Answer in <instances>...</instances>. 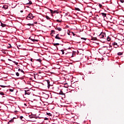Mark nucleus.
I'll list each match as a JSON object with an SVG mask.
<instances>
[{"label": "nucleus", "mask_w": 124, "mask_h": 124, "mask_svg": "<svg viewBox=\"0 0 124 124\" xmlns=\"http://www.w3.org/2000/svg\"><path fill=\"white\" fill-rule=\"evenodd\" d=\"M100 40H101L103 42H105L106 39H107V37L106 36V34L104 32H102L98 36Z\"/></svg>", "instance_id": "1"}, {"label": "nucleus", "mask_w": 124, "mask_h": 124, "mask_svg": "<svg viewBox=\"0 0 124 124\" xmlns=\"http://www.w3.org/2000/svg\"><path fill=\"white\" fill-rule=\"evenodd\" d=\"M42 85L46 86L48 88H50V81H49V80H45L43 82Z\"/></svg>", "instance_id": "2"}, {"label": "nucleus", "mask_w": 124, "mask_h": 124, "mask_svg": "<svg viewBox=\"0 0 124 124\" xmlns=\"http://www.w3.org/2000/svg\"><path fill=\"white\" fill-rule=\"evenodd\" d=\"M34 18V16H32V14H29L26 17L27 20H32Z\"/></svg>", "instance_id": "3"}, {"label": "nucleus", "mask_w": 124, "mask_h": 124, "mask_svg": "<svg viewBox=\"0 0 124 124\" xmlns=\"http://www.w3.org/2000/svg\"><path fill=\"white\" fill-rule=\"evenodd\" d=\"M106 18L107 19L108 21L111 22V21H112V19H113V16L110 15H107Z\"/></svg>", "instance_id": "4"}, {"label": "nucleus", "mask_w": 124, "mask_h": 124, "mask_svg": "<svg viewBox=\"0 0 124 124\" xmlns=\"http://www.w3.org/2000/svg\"><path fill=\"white\" fill-rule=\"evenodd\" d=\"M112 45L113 46L114 48H118L119 47V46L118 45V43H117L116 42L112 43Z\"/></svg>", "instance_id": "5"}, {"label": "nucleus", "mask_w": 124, "mask_h": 124, "mask_svg": "<svg viewBox=\"0 0 124 124\" xmlns=\"http://www.w3.org/2000/svg\"><path fill=\"white\" fill-rule=\"evenodd\" d=\"M101 15L103 16V17L104 18V19H106L107 17V14L104 13H102Z\"/></svg>", "instance_id": "6"}, {"label": "nucleus", "mask_w": 124, "mask_h": 124, "mask_svg": "<svg viewBox=\"0 0 124 124\" xmlns=\"http://www.w3.org/2000/svg\"><path fill=\"white\" fill-rule=\"evenodd\" d=\"M3 9H4L5 10H6V9H8V6L7 5H4L2 7Z\"/></svg>", "instance_id": "7"}, {"label": "nucleus", "mask_w": 124, "mask_h": 124, "mask_svg": "<svg viewBox=\"0 0 124 124\" xmlns=\"http://www.w3.org/2000/svg\"><path fill=\"white\" fill-rule=\"evenodd\" d=\"M25 94H31V92L30 91V90H27V91H25Z\"/></svg>", "instance_id": "8"}, {"label": "nucleus", "mask_w": 124, "mask_h": 124, "mask_svg": "<svg viewBox=\"0 0 124 124\" xmlns=\"http://www.w3.org/2000/svg\"><path fill=\"white\" fill-rule=\"evenodd\" d=\"M119 40H124V35H121L119 39Z\"/></svg>", "instance_id": "9"}, {"label": "nucleus", "mask_w": 124, "mask_h": 124, "mask_svg": "<svg viewBox=\"0 0 124 124\" xmlns=\"http://www.w3.org/2000/svg\"><path fill=\"white\" fill-rule=\"evenodd\" d=\"M55 38H56V39H62V38H61V37H59V34H57L56 35V36H55Z\"/></svg>", "instance_id": "10"}, {"label": "nucleus", "mask_w": 124, "mask_h": 124, "mask_svg": "<svg viewBox=\"0 0 124 124\" xmlns=\"http://www.w3.org/2000/svg\"><path fill=\"white\" fill-rule=\"evenodd\" d=\"M31 41H33V42H37V41H38V40H36V39H31Z\"/></svg>", "instance_id": "11"}, {"label": "nucleus", "mask_w": 124, "mask_h": 124, "mask_svg": "<svg viewBox=\"0 0 124 124\" xmlns=\"http://www.w3.org/2000/svg\"><path fill=\"white\" fill-rule=\"evenodd\" d=\"M106 40H107V41H110V40H111V38H110L109 36H108L107 37Z\"/></svg>", "instance_id": "12"}, {"label": "nucleus", "mask_w": 124, "mask_h": 124, "mask_svg": "<svg viewBox=\"0 0 124 124\" xmlns=\"http://www.w3.org/2000/svg\"><path fill=\"white\" fill-rule=\"evenodd\" d=\"M59 93H60V94H61L62 95H64V93H63V92H62V91H60Z\"/></svg>", "instance_id": "13"}, {"label": "nucleus", "mask_w": 124, "mask_h": 124, "mask_svg": "<svg viewBox=\"0 0 124 124\" xmlns=\"http://www.w3.org/2000/svg\"><path fill=\"white\" fill-rule=\"evenodd\" d=\"M46 18L47 20H51V18H50V17L48 16H46Z\"/></svg>", "instance_id": "14"}, {"label": "nucleus", "mask_w": 124, "mask_h": 124, "mask_svg": "<svg viewBox=\"0 0 124 124\" xmlns=\"http://www.w3.org/2000/svg\"><path fill=\"white\" fill-rule=\"evenodd\" d=\"M57 30H58V31H62V28L60 27H57Z\"/></svg>", "instance_id": "15"}, {"label": "nucleus", "mask_w": 124, "mask_h": 124, "mask_svg": "<svg viewBox=\"0 0 124 124\" xmlns=\"http://www.w3.org/2000/svg\"><path fill=\"white\" fill-rule=\"evenodd\" d=\"M46 115H47V116H49V117H51V116H52V114L51 113H46Z\"/></svg>", "instance_id": "16"}, {"label": "nucleus", "mask_w": 124, "mask_h": 124, "mask_svg": "<svg viewBox=\"0 0 124 124\" xmlns=\"http://www.w3.org/2000/svg\"><path fill=\"white\" fill-rule=\"evenodd\" d=\"M13 122H14V120L12 119V120H10L9 122H8V124H10V123H13Z\"/></svg>", "instance_id": "17"}, {"label": "nucleus", "mask_w": 124, "mask_h": 124, "mask_svg": "<svg viewBox=\"0 0 124 124\" xmlns=\"http://www.w3.org/2000/svg\"><path fill=\"white\" fill-rule=\"evenodd\" d=\"M118 56H122V55H123V53L122 52H118L117 53Z\"/></svg>", "instance_id": "18"}, {"label": "nucleus", "mask_w": 124, "mask_h": 124, "mask_svg": "<svg viewBox=\"0 0 124 124\" xmlns=\"http://www.w3.org/2000/svg\"><path fill=\"white\" fill-rule=\"evenodd\" d=\"M26 4H32V2H31V1H29V2L26 3Z\"/></svg>", "instance_id": "19"}, {"label": "nucleus", "mask_w": 124, "mask_h": 124, "mask_svg": "<svg viewBox=\"0 0 124 124\" xmlns=\"http://www.w3.org/2000/svg\"><path fill=\"white\" fill-rule=\"evenodd\" d=\"M54 46H58L59 45H60V44L59 43H55V44H53Z\"/></svg>", "instance_id": "20"}, {"label": "nucleus", "mask_w": 124, "mask_h": 124, "mask_svg": "<svg viewBox=\"0 0 124 124\" xmlns=\"http://www.w3.org/2000/svg\"><path fill=\"white\" fill-rule=\"evenodd\" d=\"M29 117L31 118H35V115H30Z\"/></svg>", "instance_id": "21"}, {"label": "nucleus", "mask_w": 124, "mask_h": 124, "mask_svg": "<svg viewBox=\"0 0 124 124\" xmlns=\"http://www.w3.org/2000/svg\"><path fill=\"white\" fill-rule=\"evenodd\" d=\"M81 39H82L83 40H84V41H86V40H87V38H83V37H81Z\"/></svg>", "instance_id": "22"}, {"label": "nucleus", "mask_w": 124, "mask_h": 124, "mask_svg": "<svg viewBox=\"0 0 124 124\" xmlns=\"http://www.w3.org/2000/svg\"><path fill=\"white\" fill-rule=\"evenodd\" d=\"M14 63H15V64H16V65H18V62H15V61H12Z\"/></svg>", "instance_id": "23"}, {"label": "nucleus", "mask_w": 124, "mask_h": 124, "mask_svg": "<svg viewBox=\"0 0 124 124\" xmlns=\"http://www.w3.org/2000/svg\"><path fill=\"white\" fill-rule=\"evenodd\" d=\"M36 75H37V74H33V75H32V76H34V78H35V79Z\"/></svg>", "instance_id": "24"}, {"label": "nucleus", "mask_w": 124, "mask_h": 124, "mask_svg": "<svg viewBox=\"0 0 124 124\" xmlns=\"http://www.w3.org/2000/svg\"><path fill=\"white\" fill-rule=\"evenodd\" d=\"M16 76L19 77V75H20V74H19V73H18V72H16Z\"/></svg>", "instance_id": "25"}, {"label": "nucleus", "mask_w": 124, "mask_h": 124, "mask_svg": "<svg viewBox=\"0 0 124 124\" xmlns=\"http://www.w3.org/2000/svg\"><path fill=\"white\" fill-rule=\"evenodd\" d=\"M18 71H21V72H23V73H24V71H23V70H21V69H18Z\"/></svg>", "instance_id": "26"}, {"label": "nucleus", "mask_w": 124, "mask_h": 124, "mask_svg": "<svg viewBox=\"0 0 124 124\" xmlns=\"http://www.w3.org/2000/svg\"><path fill=\"white\" fill-rule=\"evenodd\" d=\"M119 1H120V2H122V3H124V0H119Z\"/></svg>", "instance_id": "27"}, {"label": "nucleus", "mask_w": 124, "mask_h": 124, "mask_svg": "<svg viewBox=\"0 0 124 124\" xmlns=\"http://www.w3.org/2000/svg\"><path fill=\"white\" fill-rule=\"evenodd\" d=\"M0 94L1 95H4V93H2V92L0 93Z\"/></svg>", "instance_id": "28"}, {"label": "nucleus", "mask_w": 124, "mask_h": 124, "mask_svg": "<svg viewBox=\"0 0 124 124\" xmlns=\"http://www.w3.org/2000/svg\"><path fill=\"white\" fill-rule=\"evenodd\" d=\"M1 27H5V24H1Z\"/></svg>", "instance_id": "29"}, {"label": "nucleus", "mask_w": 124, "mask_h": 124, "mask_svg": "<svg viewBox=\"0 0 124 124\" xmlns=\"http://www.w3.org/2000/svg\"><path fill=\"white\" fill-rule=\"evenodd\" d=\"M50 13H51V14H53V10H50Z\"/></svg>", "instance_id": "30"}, {"label": "nucleus", "mask_w": 124, "mask_h": 124, "mask_svg": "<svg viewBox=\"0 0 124 124\" xmlns=\"http://www.w3.org/2000/svg\"><path fill=\"white\" fill-rule=\"evenodd\" d=\"M37 62H41V60L40 59L37 60Z\"/></svg>", "instance_id": "31"}, {"label": "nucleus", "mask_w": 124, "mask_h": 124, "mask_svg": "<svg viewBox=\"0 0 124 124\" xmlns=\"http://www.w3.org/2000/svg\"><path fill=\"white\" fill-rule=\"evenodd\" d=\"M92 40H96V38H93L92 39Z\"/></svg>", "instance_id": "32"}, {"label": "nucleus", "mask_w": 124, "mask_h": 124, "mask_svg": "<svg viewBox=\"0 0 124 124\" xmlns=\"http://www.w3.org/2000/svg\"><path fill=\"white\" fill-rule=\"evenodd\" d=\"M57 22H58V23H61V20H59V19H57Z\"/></svg>", "instance_id": "33"}, {"label": "nucleus", "mask_w": 124, "mask_h": 124, "mask_svg": "<svg viewBox=\"0 0 124 124\" xmlns=\"http://www.w3.org/2000/svg\"><path fill=\"white\" fill-rule=\"evenodd\" d=\"M9 45L10 46H8V48H12V46H11V45L9 44Z\"/></svg>", "instance_id": "34"}, {"label": "nucleus", "mask_w": 124, "mask_h": 124, "mask_svg": "<svg viewBox=\"0 0 124 124\" xmlns=\"http://www.w3.org/2000/svg\"><path fill=\"white\" fill-rule=\"evenodd\" d=\"M99 7H102V5L101 4H99Z\"/></svg>", "instance_id": "35"}, {"label": "nucleus", "mask_w": 124, "mask_h": 124, "mask_svg": "<svg viewBox=\"0 0 124 124\" xmlns=\"http://www.w3.org/2000/svg\"><path fill=\"white\" fill-rule=\"evenodd\" d=\"M54 32H55V31L52 30V31H51V33H54Z\"/></svg>", "instance_id": "36"}, {"label": "nucleus", "mask_w": 124, "mask_h": 124, "mask_svg": "<svg viewBox=\"0 0 124 124\" xmlns=\"http://www.w3.org/2000/svg\"><path fill=\"white\" fill-rule=\"evenodd\" d=\"M1 88H5V86L4 85H1Z\"/></svg>", "instance_id": "37"}, {"label": "nucleus", "mask_w": 124, "mask_h": 124, "mask_svg": "<svg viewBox=\"0 0 124 124\" xmlns=\"http://www.w3.org/2000/svg\"><path fill=\"white\" fill-rule=\"evenodd\" d=\"M9 91H10V92H13L14 90H13V89H10Z\"/></svg>", "instance_id": "38"}, {"label": "nucleus", "mask_w": 124, "mask_h": 124, "mask_svg": "<svg viewBox=\"0 0 124 124\" xmlns=\"http://www.w3.org/2000/svg\"><path fill=\"white\" fill-rule=\"evenodd\" d=\"M23 118H24L23 116H20V120H22V119H23Z\"/></svg>", "instance_id": "39"}, {"label": "nucleus", "mask_w": 124, "mask_h": 124, "mask_svg": "<svg viewBox=\"0 0 124 124\" xmlns=\"http://www.w3.org/2000/svg\"><path fill=\"white\" fill-rule=\"evenodd\" d=\"M8 61H9V62H12V60H11V59H8Z\"/></svg>", "instance_id": "40"}, {"label": "nucleus", "mask_w": 124, "mask_h": 124, "mask_svg": "<svg viewBox=\"0 0 124 124\" xmlns=\"http://www.w3.org/2000/svg\"><path fill=\"white\" fill-rule=\"evenodd\" d=\"M31 62H33V59H32L31 58Z\"/></svg>", "instance_id": "41"}, {"label": "nucleus", "mask_w": 124, "mask_h": 124, "mask_svg": "<svg viewBox=\"0 0 124 124\" xmlns=\"http://www.w3.org/2000/svg\"><path fill=\"white\" fill-rule=\"evenodd\" d=\"M45 120H48L49 119H48V118H45Z\"/></svg>", "instance_id": "42"}, {"label": "nucleus", "mask_w": 124, "mask_h": 124, "mask_svg": "<svg viewBox=\"0 0 124 124\" xmlns=\"http://www.w3.org/2000/svg\"><path fill=\"white\" fill-rule=\"evenodd\" d=\"M56 11H54L53 12V13H56Z\"/></svg>", "instance_id": "43"}, {"label": "nucleus", "mask_w": 124, "mask_h": 124, "mask_svg": "<svg viewBox=\"0 0 124 124\" xmlns=\"http://www.w3.org/2000/svg\"><path fill=\"white\" fill-rule=\"evenodd\" d=\"M20 12L22 13H23V11H21Z\"/></svg>", "instance_id": "44"}, {"label": "nucleus", "mask_w": 124, "mask_h": 124, "mask_svg": "<svg viewBox=\"0 0 124 124\" xmlns=\"http://www.w3.org/2000/svg\"><path fill=\"white\" fill-rule=\"evenodd\" d=\"M18 46L19 47H21V45H18Z\"/></svg>", "instance_id": "45"}, {"label": "nucleus", "mask_w": 124, "mask_h": 124, "mask_svg": "<svg viewBox=\"0 0 124 124\" xmlns=\"http://www.w3.org/2000/svg\"><path fill=\"white\" fill-rule=\"evenodd\" d=\"M62 54H63V51H62Z\"/></svg>", "instance_id": "46"}, {"label": "nucleus", "mask_w": 124, "mask_h": 124, "mask_svg": "<svg viewBox=\"0 0 124 124\" xmlns=\"http://www.w3.org/2000/svg\"><path fill=\"white\" fill-rule=\"evenodd\" d=\"M24 105H26V104H24Z\"/></svg>", "instance_id": "47"}, {"label": "nucleus", "mask_w": 124, "mask_h": 124, "mask_svg": "<svg viewBox=\"0 0 124 124\" xmlns=\"http://www.w3.org/2000/svg\"><path fill=\"white\" fill-rule=\"evenodd\" d=\"M27 7H29L28 6H27Z\"/></svg>", "instance_id": "48"}, {"label": "nucleus", "mask_w": 124, "mask_h": 124, "mask_svg": "<svg viewBox=\"0 0 124 124\" xmlns=\"http://www.w3.org/2000/svg\"><path fill=\"white\" fill-rule=\"evenodd\" d=\"M27 7H29L28 6H27Z\"/></svg>", "instance_id": "49"}]
</instances>
